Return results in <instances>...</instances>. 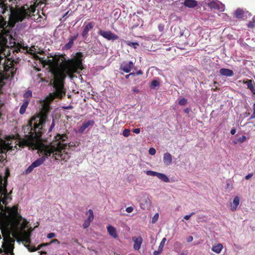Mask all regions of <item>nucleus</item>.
I'll return each mask as SVG.
<instances>
[{
    "label": "nucleus",
    "mask_w": 255,
    "mask_h": 255,
    "mask_svg": "<svg viewBox=\"0 0 255 255\" xmlns=\"http://www.w3.org/2000/svg\"><path fill=\"white\" fill-rule=\"evenodd\" d=\"M94 122L92 120L88 121L85 122L83 125L79 129V131L80 133H82L84 131L88 128L89 126H92L94 125Z\"/></svg>",
    "instance_id": "15"
},
{
    "label": "nucleus",
    "mask_w": 255,
    "mask_h": 255,
    "mask_svg": "<svg viewBox=\"0 0 255 255\" xmlns=\"http://www.w3.org/2000/svg\"><path fill=\"white\" fill-rule=\"evenodd\" d=\"M32 96V92L31 90H28L23 94L24 100H29L30 101Z\"/></svg>",
    "instance_id": "23"
},
{
    "label": "nucleus",
    "mask_w": 255,
    "mask_h": 255,
    "mask_svg": "<svg viewBox=\"0 0 255 255\" xmlns=\"http://www.w3.org/2000/svg\"><path fill=\"white\" fill-rule=\"evenodd\" d=\"M53 77L55 92L50 93L41 103L42 116H33L27 125L23 127L25 133L24 138L16 140L8 137L6 140L0 138V153H4L9 150L17 149V146L23 148L28 146L38 150L43 155L41 157L33 161L24 171L25 175L31 173L33 170L41 165L46 158L51 156L57 160L66 161L69 158L68 150L72 146L68 144L65 135L58 134L55 137V140L49 145H45L41 141V133L46 130L47 124L46 115L50 110V103L55 97L61 98L65 94L64 91L63 80L67 75L72 78V74L82 70L83 67H48Z\"/></svg>",
    "instance_id": "1"
},
{
    "label": "nucleus",
    "mask_w": 255,
    "mask_h": 255,
    "mask_svg": "<svg viewBox=\"0 0 255 255\" xmlns=\"http://www.w3.org/2000/svg\"><path fill=\"white\" fill-rule=\"evenodd\" d=\"M149 154L154 155L156 153V150L154 148H150L148 150Z\"/></svg>",
    "instance_id": "35"
},
{
    "label": "nucleus",
    "mask_w": 255,
    "mask_h": 255,
    "mask_svg": "<svg viewBox=\"0 0 255 255\" xmlns=\"http://www.w3.org/2000/svg\"><path fill=\"white\" fill-rule=\"evenodd\" d=\"M235 133H236V129H232L231 130V133L232 134H235Z\"/></svg>",
    "instance_id": "44"
},
{
    "label": "nucleus",
    "mask_w": 255,
    "mask_h": 255,
    "mask_svg": "<svg viewBox=\"0 0 255 255\" xmlns=\"http://www.w3.org/2000/svg\"><path fill=\"white\" fill-rule=\"evenodd\" d=\"M248 13V11H245L243 10L242 9L238 8L236 10V11L235 12V15L236 17L238 18H242Z\"/></svg>",
    "instance_id": "16"
},
{
    "label": "nucleus",
    "mask_w": 255,
    "mask_h": 255,
    "mask_svg": "<svg viewBox=\"0 0 255 255\" xmlns=\"http://www.w3.org/2000/svg\"><path fill=\"white\" fill-rule=\"evenodd\" d=\"M91 222H90V221H88L87 220H86L84 222V224H83V228H84V229H86V228H88V227L90 226V223H91Z\"/></svg>",
    "instance_id": "34"
},
{
    "label": "nucleus",
    "mask_w": 255,
    "mask_h": 255,
    "mask_svg": "<svg viewBox=\"0 0 255 255\" xmlns=\"http://www.w3.org/2000/svg\"><path fill=\"white\" fill-rule=\"evenodd\" d=\"M253 173H250L246 176L245 179L246 180H249L253 176Z\"/></svg>",
    "instance_id": "41"
},
{
    "label": "nucleus",
    "mask_w": 255,
    "mask_h": 255,
    "mask_svg": "<svg viewBox=\"0 0 255 255\" xmlns=\"http://www.w3.org/2000/svg\"><path fill=\"white\" fill-rule=\"evenodd\" d=\"M159 85V82L157 80H153L151 83V87L152 88H154L156 87H157Z\"/></svg>",
    "instance_id": "30"
},
{
    "label": "nucleus",
    "mask_w": 255,
    "mask_h": 255,
    "mask_svg": "<svg viewBox=\"0 0 255 255\" xmlns=\"http://www.w3.org/2000/svg\"><path fill=\"white\" fill-rule=\"evenodd\" d=\"M159 218L158 213H156L152 218L151 222L152 224H154L157 222Z\"/></svg>",
    "instance_id": "31"
},
{
    "label": "nucleus",
    "mask_w": 255,
    "mask_h": 255,
    "mask_svg": "<svg viewBox=\"0 0 255 255\" xmlns=\"http://www.w3.org/2000/svg\"><path fill=\"white\" fill-rule=\"evenodd\" d=\"M184 112L186 113H189V112H190V109L189 108H186L184 110Z\"/></svg>",
    "instance_id": "46"
},
{
    "label": "nucleus",
    "mask_w": 255,
    "mask_h": 255,
    "mask_svg": "<svg viewBox=\"0 0 255 255\" xmlns=\"http://www.w3.org/2000/svg\"><path fill=\"white\" fill-rule=\"evenodd\" d=\"M184 4L186 7L193 8L197 5V3L195 0H185Z\"/></svg>",
    "instance_id": "19"
},
{
    "label": "nucleus",
    "mask_w": 255,
    "mask_h": 255,
    "mask_svg": "<svg viewBox=\"0 0 255 255\" xmlns=\"http://www.w3.org/2000/svg\"><path fill=\"white\" fill-rule=\"evenodd\" d=\"M52 243H56L57 244H59V242L57 239H54L52 241H51L50 243H46V244H42V245H39L37 248H36L35 247H32L31 249H29V250L31 252H35V251H37L38 250H39L41 248V247H42V246H48V245H50L51 244H52Z\"/></svg>",
    "instance_id": "17"
},
{
    "label": "nucleus",
    "mask_w": 255,
    "mask_h": 255,
    "mask_svg": "<svg viewBox=\"0 0 255 255\" xmlns=\"http://www.w3.org/2000/svg\"><path fill=\"white\" fill-rule=\"evenodd\" d=\"M129 76H130V75H129V74L127 75L126 76V78L127 79L128 78V77H129Z\"/></svg>",
    "instance_id": "52"
},
{
    "label": "nucleus",
    "mask_w": 255,
    "mask_h": 255,
    "mask_svg": "<svg viewBox=\"0 0 255 255\" xmlns=\"http://www.w3.org/2000/svg\"><path fill=\"white\" fill-rule=\"evenodd\" d=\"M247 139V137L245 135H242L241 137H240L238 139V141H239L241 143H243L244 142V141H245Z\"/></svg>",
    "instance_id": "33"
},
{
    "label": "nucleus",
    "mask_w": 255,
    "mask_h": 255,
    "mask_svg": "<svg viewBox=\"0 0 255 255\" xmlns=\"http://www.w3.org/2000/svg\"><path fill=\"white\" fill-rule=\"evenodd\" d=\"M208 3V6L211 9L218 10L220 11H224L225 9V6L221 2L217 0H210Z\"/></svg>",
    "instance_id": "5"
},
{
    "label": "nucleus",
    "mask_w": 255,
    "mask_h": 255,
    "mask_svg": "<svg viewBox=\"0 0 255 255\" xmlns=\"http://www.w3.org/2000/svg\"><path fill=\"white\" fill-rule=\"evenodd\" d=\"M133 66V63L131 61L128 62H123L121 66V69L126 73L129 72L132 67Z\"/></svg>",
    "instance_id": "8"
},
{
    "label": "nucleus",
    "mask_w": 255,
    "mask_h": 255,
    "mask_svg": "<svg viewBox=\"0 0 255 255\" xmlns=\"http://www.w3.org/2000/svg\"><path fill=\"white\" fill-rule=\"evenodd\" d=\"M99 34L108 40L114 41L119 39V36L117 35L110 30H101L99 31Z\"/></svg>",
    "instance_id": "6"
},
{
    "label": "nucleus",
    "mask_w": 255,
    "mask_h": 255,
    "mask_svg": "<svg viewBox=\"0 0 255 255\" xmlns=\"http://www.w3.org/2000/svg\"><path fill=\"white\" fill-rule=\"evenodd\" d=\"M132 240L133 242V249L135 250H139L140 248L141 245L142 243V239L141 237H133Z\"/></svg>",
    "instance_id": "7"
},
{
    "label": "nucleus",
    "mask_w": 255,
    "mask_h": 255,
    "mask_svg": "<svg viewBox=\"0 0 255 255\" xmlns=\"http://www.w3.org/2000/svg\"><path fill=\"white\" fill-rule=\"evenodd\" d=\"M194 214V212H192L189 215H185L184 217V219L186 220H188L190 219V218Z\"/></svg>",
    "instance_id": "39"
},
{
    "label": "nucleus",
    "mask_w": 255,
    "mask_h": 255,
    "mask_svg": "<svg viewBox=\"0 0 255 255\" xmlns=\"http://www.w3.org/2000/svg\"><path fill=\"white\" fill-rule=\"evenodd\" d=\"M163 162L165 165L169 166L172 162V156L169 152H165L163 156Z\"/></svg>",
    "instance_id": "10"
},
{
    "label": "nucleus",
    "mask_w": 255,
    "mask_h": 255,
    "mask_svg": "<svg viewBox=\"0 0 255 255\" xmlns=\"http://www.w3.org/2000/svg\"><path fill=\"white\" fill-rule=\"evenodd\" d=\"M133 210V208L131 206L128 207L126 208V211L127 213H131Z\"/></svg>",
    "instance_id": "37"
},
{
    "label": "nucleus",
    "mask_w": 255,
    "mask_h": 255,
    "mask_svg": "<svg viewBox=\"0 0 255 255\" xmlns=\"http://www.w3.org/2000/svg\"><path fill=\"white\" fill-rule=\"evenodd\" d=\"M54 126H55L54 121V120L53 119L52 123L49 128V132H50L52 131V130L53 129V128L54 127Z\"/></svg>",
    "instance_id": "38"
},
{
    "label": "nucleus",
    "mask_w": 255,
    "mask_h": 255,
    "mask_svg": "<svg viewBox=\"0 0 255 255\" xmlns=\"http://www.w3.org/2000/svg\"><path fill=\"white\" fill-rule=\"evenodd\" d=\"M245 83L247 84L248 88L252 91L253 93L255 94V88L253 85V82L251 80L247 81Z\"/></svg>",
    "instance_id": "22"
},
{
    "label": "nucleus",
    "mask_w": 255,
    "mask_h": 255,
    "mask_svg": "<svg viewBox=\"0 0 255 255\" xmlns=\"http://www.w3.org/2000/svg\"><path fill=\"white\" fill-rule=\"evenodd\" d=\"M130 133V130L129 129H125L123 132V135L125 137H128Z\"/></svg>",
    "instance_id": "29"
},
{
    "label": "nucleus",
    "mask_w": 255,
    "mask_h": 255,
    "mask_svg": "<svg viewBox=\"0 0 255 255\" xmlns=\"http://www.w3.org/2000/svg\"><path fill=\"white\" fill-rule=\"evenodd\" d=\"M145 173L147 175L151 176H157L158 173L157 172L151 170H146L145 171Z\"/></svg>",
    "instance_id": "26"
},
{
    "label": "nucleus",
    "mask_w": 255,
    "mask_h": 255,
    "mask_svg": "<svg viewBox=\"0 0 255 255\" xmlns=\"http://www.w3.org/2000/svg\"><path fill=\"white\" fill-rule=\"evenodd\" d=\"M248 26L249 28H253L255 26V16L253 17L252 21H250L248 24Z\"/></svg>",
    "instance_id": "28"
},
{
    "label": "nucleus",
    "mask_w": 255,
    "mask_h": 255,
    "mask_svg": "<svg viewBox=\"0 0 255 255\" xmlns=\"http://www.w3.org/2000/svg\"><path fill=\"white\" fill-rule=\"evenodd\" d=\"M78 34H76L73 36H71L69 38L68 42L63 46V49L64 50L70 49L73 45L74 41L77 39Z\"/></svg>",
    "instance_id": "9"
},
{
    "label": "nucleus",
    "mask_w": 255,
    "mask_h": 255,
    "mask_svg": "<svg viewBox=\"0 0 255 255\" xmlns=\"http://www.w3.org/2000/svg\"><path fill=\"white\" fill-rule=\"evenodd\" d=\"M156 177L164 182L168 183L170 181L169 178L165 174L158 172Z\"/></svg>",
    "instance_id": "21"
},
{
    "label": "nucleus",
    "mask_w": 255,
    "mask_h": 255,
    "mask_svg": "<svg viewBox=\"0 0 255 255\" xmlns=\"http://www.w3.org/2000/svg\"><path fill=\"white\" fill-rule=\"evenodd\" d=\"M136 75H141L142 74V72L141 70L138 71L136 73H135Z\"/></svg>",
    "instance_id": "45"
},
{
    "label": "nucleus",
    "mask_w": 255,
    "mask_h": 255,
    "mask_svg": "<svg viewBox=\"0 0 255 255\" xmlns=\"http://www.w3.org/2000/svg\"><path fill=\"white\" fill-rule=\"evenodd\" d=\"M125 42L127 45L132 47L135 49H136L137 47L139 45L138 43L135 42H130L129 41H125Z\"/></svg>",
    "instance_id": "24"
},
{
    "label": "nucleus",
    "mask_w": 255,
    "mask_h": 255,
    "mask_svg": "<svg viewBox=\"0 0 255 255\" xmlns=\"http://www.w3.org/2000/svg\"><path fill=\"white\" fill-rule=\"evenodd\" d=\"M55 236L56 234L54 233H50L47 235V237L48 239H51L52 238L55 237Z\"/></svg>",
    "instance_id": "36"
},
{
    "label": "nucleus",
    "mask_w": 255,
    "mask_h": 255,
    "mask_svg": "<svg viewBox=\"0 0 255 255\" xmlns=\"http://www.w3.org/2000/svg\"><path fill=\"white\" fill-rule=\"evenodd\" d=\"M162 252V251H159V250L158 249V250L157 251H155L153 252V255H159Z\"/></svg>",
    "instance_id": "40"
},
{
    "label": "nucleus",
    "mask_w": 255,
    "mask_h": 255,
    "mask_svg": "<svg viewBox=\"0 0 255 255\" xmlns=\"http://www.w3.org/2000/svg\"><path fill=\"white\" fill-rule=\"evenodd\" d=\"M88 214V217L87 220L92 222L94 219V213L91 209H89L87 212Z\"/></svg>",
    "instance_id": "25"
},
{
    "label": "nucleus",
    "mask_w": 255,
    "mask_h": 255,
    "mask_svg": "<svg viewBox=\"0 0 255 255\" xmlns=\"http://www.w3.org/2000/svg\"><path fill=\"white\" fill-rule=\"evenodd\" d=\"M94 25L95 23L94 22H90L86 24L83 31L82 36L83 37L86 36L88 32L94 27Z\"/></svg>",
    "instance_id": "12"
},
{
    "label": "nucleus",
    "mask_w": 255,
    "mask_h": 255,
    "mask_svg": "<svg viewBox=\"0 0 255 255\" xmlns=\"http://www.w3.org/2000/svg\"><path fill=\"white\" fill-rule=\"evenodd\" d=\"M133 92H138V90L137 89H136V88H134V89H133Z\"/></svg>",
    "instance_id": "49"
},
{
    "label": "nucleus",
    "mask_w": 255,
    "mask_h": 255,
    "mask_svg": "<svg viewBox=\"0 0 255 255\" xmlns=\"http://www.w3.org/2000/svg\"><path fill=\"white\" fill-rule=\"evenodd\" d=\"M7 178L3 180L0 176V230L3 237L2 247L6 254H12L13 238L30 243V237L33 229L28 225L29 222L17 211V208L7 207L11 200L6 190Z\"/></svg>",
    "instance_id": "2"
},
{
    "label": "nucleus",
    "mask_w": 255,
    "mask_h": 255,
    "mask_svg": "<svg viewBox=\"0 0 255 255\" xmlns=\"http://www.w3.org/2000/svg\"><path fill=\"white\" fill-rule=\"evenodd\" d=\"M133 132L135 133L138 134L140 132V128H137L133 129Z\"/></svg>",
    "instance_id": "43"
},
{
    "label": "nucleus",
    "mask_w": 255,
    "mask_h": 255,
    "mask_svg": "<svg viewBox=\"0 0 255 255\" xmlns=\"http://www.w3.org/2000/svg\"><path fill=\"white\" fill-rule=\"evenodd\" d=\"M25 5H28V6H30V8L32 7H34V11L29 10V12H28V13H29V15H28V17L26 18H25L24 20H23L22 21H24L25 19L28 18L29 16H31V19H32L33 21H35L36 22H40L41 20V19L42 18V17L39 14H38V13H36L35 14H33L31 16V14L32 13H34L35 11L36 7H35V5L34 4L28 5V4H26L21 6L20 8H14L12 6H11L10 7H8L3 2H0V7L1 8L2 13H5L6 11H10L11 9H20V8L23 7V6H24Z\"/></svg>",
    "instance_id": "3"
},
{
    "label": "nucleus",
    "mask_w": 255,
    "mask_h": 255,
    "mask_svg": "<svg viewBox=\"0 0 255 255\" xmlns=\"http://www.w3.org/2000/svg\"><path fill=\"white\" fill-rule=\"evenodd\" d=\"M192 240H193V237L192 236L189 237L188 239V242H191Z\"/></svg>",
    "instance_id": "47"
},
{
    "label": "nucleus",
    "mask_w": 255,
    "mask_h": 255,
    "mask_svg": "<svg viewBox=\"0 0 255 255\" xmlns=\"http://www.w3.org/2000/svg\"><path fill=\"white\" fill-rule=\"evenodd\" d=\"M253 108V114L252 115V118L255 119V103H254Z\"/></svg>",
    "instance_id": "42"
},
{
    "label": "nucleus",
    "mask_w": 255,
    "mask_h": 255,
    "mask_svg": "<svg viewBox=\"0 0 255 255\" xmlns=\"http://www.w3.org/2000/svg\"><path fill=\"white\" fill-rule=\"evenodd\" d=\"M136 201L139 203L140 208L142 210L149 208L151 203L148 195L144 192L141 193L137 196Z\"/></svg>",
    "instance_id": "4"
},
{
    "label": "nucleus",
    "mask_w": 255,
    "mask_h": 255,
    "mask_svg": "<svg viewBox=\"0 0 255 255\" xmlns=\"http://www.w3.org/2000/svg\"><path fill=\"white\" fill-rule=\"evenodd\" d=\"M240 200L239 197H238V196L235 197V198L233 199V202H231L230 204L231 210L232 211H235L237 209L238 207L240 204Z\"/></svg>",
    "instance_id": "13"
},
{
    "label": "nucleus",
    "mask_w": 255,
    "mask_h": 255,
    "mask_svg": "<svg viewBox=\"0 0 255 255\" xmlns=\"http://www.w3.org/2000/svg\"><path fill=\"white\" fill-rule=\"evenodd\" d=\"M10 1H11L12 3H17V0H9Z\"/></svg>",
    "instance_id": "48"
},
{
    "label": "nucleus",
    "mask_w": 255,
    "mask_h": 255,
    "mask_svg": "<svg viewBox=\"0 0 255 255\" xmlns=\"http://www.w3.org/2000/svg\"><path fill=\"white\" fill-rule=\"evenodd\" d=\"M223 249V245L219 243V244H217L216 245H214V246H213V247L211 249V250L213 252L219 254L221 252Z\"/></svg>",
    "instance_id": "18"
},
{
    "label": "nucleus",
    "mask_w": 255,
    "mask_h": 255,
    "mask_svg": "<svg viewBox=\"0 0 255 255\" xmlns=\"http://www.w3.org/2000/svg\"><path fill=\"white\" fill-rule=\"evenodd\" d=\"M29 103V100H24L22 105L21 106L19 110V113L23 115L25 113L26 108Z\"/></svg>",
    "instance_id": "20"
},
{
    "label": "nucleus",
    "mask_w": 255,
    "mask_h": 255,
    "mask_svg": "<svg viewBox=\"0 0 255 255\" xmlns=\"http://www.w3.org/2000/svg\"><path fill=\"white\" fill-rule=\"evenodd\" d=\"M71 108H72L71 106H68V107L65 108V109H71Z\"/></svg>",
    "instance_id": "50"
},
{
    "label": "nucleus",
    "mask_w": 255,
    "mask_h": 255,
    "mask_svg": "<svg viewBox=\"0 0 255 255\" xmlns=\"http://www.w3.org/2000/svg\"><path fill=\"white\" fill-rule=\"evenodd\" d=\"M166 241V239L165 238H164L162 239V241H161L160 245L158 247V249L160 251H163V249L164 248V246L165 245V242Z\"/></svg>",
    "instance_id": "27"
},
{
    "label": "nucleus",
    "mask_w": 255,
    "mask_h": 255,
    "mask_svg": "<svg viewBox=\"0 0 255 255\" xmlns=\"http://www.w3.org/2000/svg\"><path fill=\"white\" fill-rule=\"evenodd\" d=\"M219 72L221 75L225 76L227 77H231L234 75V72L232 70L226 68L221 69L219 71Z\"/></svg>",
    "instance_id": "14"
},
{
    "label": "nucleus",
    "mask_w": 255,
    "mask_h": 255,
    "mask_svg": "<svg viewBox=\"0 0 255 255\" xmlns=\"http://www.w3.org/2000/svg\"><path fill=\"white\" fill-rule=\"evenodd\" d=\"M129 74V75H130H130H133V76H134V75H136L135 73H130V74Z\"/></svg>",
    "instance_id": "51"
},
{
    "label": "nucleus",
    "mask_w": 255,
    "mask_h": 255,
    "mask_svg": "<svg viewBox=\"0 0 255 255\" xmlns=\"http://www.w3.org/2000/svg\"><path fill=\"white\" fill-rule=\"evenodd\" d=\"M107 231L110 236L114 239L118 238V235L116 229L112 225H109L107 227Z\"/></svg>",
    "instance_id": "11"
},
{
    "label": "nucleus",
    "mask_w": 255,
    "mask_h": 255,
    "mask_svg": "<svg viewBox=\"0 0 255 255\" xmlns=\"http://www.w3.org/2000/svg\"><path fill=\"white\" fill-rule=\"evenodd\" d=\"M187 102V101L186 99L182 98L179 101V104L181 106H184L186 104Z\"/></svg>",
    "instance_id": "32"
}]
</instances>
